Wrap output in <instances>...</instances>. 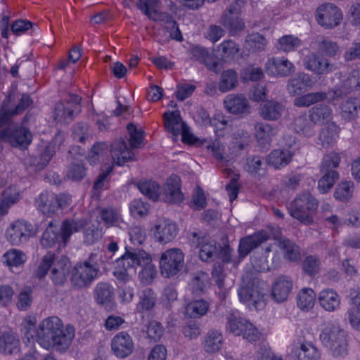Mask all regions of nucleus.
Here are the masks:
<instances>
[{"mask_svg": "<svg viewBox=\"0 0 360 360\" xmlns=\"http://www.w3.org/2000/svg\"><path fill=\"white\" fill-rule=\"evenodd\" d=\"M99 257L91 253L88 258L77 262L71 271L70 282L73 288H89L98 278L100 273Z\"/></svg>", "mask_w": 360, "mask_h": 360, "instance_id": "1", "label": "nucleus"}, {"mask_svg": "<svg viewBox=\"0 0 360 360\" xmlns=\"http://www.w3.org/2000/svg\"><path fill=\"white\" fill-rule=\"evenodd\" d=\"M127 131L130 136V148L122 139L116 140L111 145V155L117 165H123L126 162L134 160L135 154L131 149L140 148L143 143V133L134 124H128Z\"/></svg>", "mask_w": 360, "mask_h": 360, "instance_id": "2", "label": "nucleus"}, {"mask_svg": "<svg viewBox=\"0 0 360 360\" xmlns=\"http://www.w3.org/2000/svg\"><path fill=\"white\" fill-rule=\"evenodd\" d=\"M322 344L328 347L333 356H345L347 354V341L346 332L339 326L328 323L322 330L320 336Z\"/></svg>", "mask_w": 360, "mask_h": 360, "instance_id": "3", "label": "nucleus"}, {"mask_svg": "<svg viewBox=\"0 0 360 360\" xmlns=\"http://www.w3.org/2000/svg\"><path fill=\"white\" fill-rule=\"evenodd\" d=\"M318 207V201L309 192L298 195L288 205L290 214L305 224L313 222L312 213Z\"/></svg>", "mask_w": 360, "mask_h": 360, "instance_id": "4", "label": "nucleus"}, {"mask_svg": "<svg viewBox=\"0 0 360 360\" xmlns=\"http://www.w3.org/2000/svg\"><path fill=\"white\" fill-rule=\"evenodd\" d=\"M62 321L57 316L45 319L36 331V341L44 348H51L52 342L62 328Z\"/></svg>", "mask_w": 360, "mask_h": 360, "instance_id": "5", "label": "nucleus"}, {"mask_svg": "<svg viewBox=\"0 0 360 360\" xmlns=\"http://www.w3.org/2000/svg\"><path fill=\"white\" fill-rule=\"evenodd\" d=\"M81 98L75 94H68L66 97L56 104L54 120L58 122H72L80 111Z\"/></svg>", "mask_w": 360, "mask_h": 360, "instance_id": "6", "label": "nucleus"}, {"mask_svg": "<svg viewBox=\"0 0 360 360\" xmlns=\"http://www.w3.org/2000/svg\"><path fill=\"white\" fill-rule=\"evenodd\" d=\"M342 18L341 10L330 2L319 5L315 11V19L317 23L325 29L336 27L340 24Z\"/></svg>", "mask_w": 360, "mask_h": 360, "instance_id": "7", "label": "nucleus"}, {"mask_svg": "<svg viewBox=\"0 0 360 360\" xmlns=\"http://www.w3.org/2000/svg\"><path fill=\"white\" fill-rule=\"evenodd\" d=\"M245 2V0H234L221 17V24L233 35L245 28V22L240 17V7Z\"/></svg>", "mask_w": 360, "mask_h": 360, "instance_id": "8", "label": "nucleus"}, {"mask_svg": "<svg viewBox=\"0 0 360 360\" xmlns=\"http://www.w3.org/2000/svg\"><path fill=\"white\" fill-rule=\"evenodd\" d=\"M0 140L9 143L12 146L25 149L31 143L32 134L26 127L9 126L0 131Z\"/></svg>", "mask_w": 360, "mask_h": 360, "instance_id": "9", "label": "nucleus"}, {"mask_svg": "<svg viewBox=\"0 0 360 360\" xmlns=\"http://www.w3.org/2000/svg\"><path fill=\"white\" fill-rule=\"evenodd\" d=\"M33 234L34 228L31 224L24 220H17L7 229L6 236L13 245H19L27 242Z\"/></svg>", "mask_w": 360, "mask_h": 360, "instance_id": "10", "label": "nucleus"}, {"mask_svg": "<svg viewBox=\"0 0 360 360\" xmlns=\"http://www.w3.org/2000/svg\"><path fill=\"white\" fill-rule=\"evenodd\" d=\"M167 107L169 109L162 115L165 130L167 136L176 142L180 135V111L177 103L174 101H171Z\"/></svg>", "mask_w": 360, "mask_h": 360, "instance_id": "11", "label": "nucleus"}, {"mask_svg": "<svg viewBox=\"0 0 360 360\" xmlns=\"http://www.w3.org/2000/svg\"><path fill=\"white\" fill-rule=\"evenodd\" d=\"M161 274L170 278L178 274L180 267V253L177 248L167 250L161 256L160 261Z\"/></svg>", "mask_w": 360, "mask_h": 360, "instance_id": "12", "label": "nucleus"}, {"mask_svg": "<svg viewBox=\"0 0 360 360\" xmlns=\"http://www.w3.org/2000/svg\"><path fill=\"white\" fill-rule=\"evenodd\" d=\"M270 238L269 233L262 230L240 240L238 245L239 258H245L252 250L259 247Z\"/></svg>", "mask_w": 360, "mask_h": 360, "instance_id": "13", "label": "nucleus"}, {"mask_svg": "<svg viewBox=\"0 0 360 360\" xmlns=\"http://www.w3.org/2000/svg\"><path fill=\"white\" fill-rule=\"evenodd\" d=\"M292 280L288 276H280L276 278L271 285V297L276 302L287 300L292 290Z\"/></svg>", "mask_w": 360, "mask_h": 360, "instance_id": "14", "label": "nucleus"}, {"mask_svg": "<svg viewBox=\"0 0 360 360\" xmlns=\"http://www.w3.org/2000/svg\"><path fill=\"white\" fill-rule=\"evenodd\" d=\"M238 296L241 302L249 307L259 310L265 306L264 295L253 285H247L238 290Z\"/></svg>", "mask_w": 360, "mask_h": 360, "instance_id": "15", "label": "nucleus"}, {"mask_svg": "<svg viewBox=\"0 0 360 360\" xmlns=\"http://www.w3.org/2000/svg\"><path fill=\"white\" fill-rule=\"evenodd\" d=\"M178 228L169 219H159L154 226V236L158 241L167 243L176 236Z\"/></svg>", "mask_w": 360, "mask_h": 360, "instance_id": "16", "label": "nucleus"}, {"mask_svg": "<svg viewBox=\"0 0 360 360\" xmlns=\"http://www.w3.org/2000/svg\"><path fill=\"white\" fill-rule=\"evenodd\" d=\"M71 264L64 255L55 257L51 269V278L55 285H63L70 272Z\"/></svg>", "mask_w": 360, "mask_h": 360, "instance_id": "17", "label": "nucleus"}, {"mask_svg": "<svg viewBox=\"0 0 360 360\" xmlns=\"http://www.w3.org/2000/svg\"><path fill=\"white\" fill-rule=\"evenodd\" d=\"M111 347L117 357L124 358L132 353L134 345L132 338L128 333L120 332L112 338Z\"/></svg>", "mask_w": 360, "mask_h": 360, "instance_id": "18", "label": "nucleus"}, {"mask_svg": "<svg viewBox=\"0 0 360 360\" xmlns=\"http://www.w3.org/2000/svg\"><path fill=\"white\" fill-rule=\"evenodd\" d=\"M266 70L272 75L285 77L295 71V66L287 59L272 58L266 63Z\"/></svg>", "mask_w": 360, "mask_h": 360, "instance_id": "19", "label": "nucleus"}, {"mask_svg": "<svg viewBox=\"0 0 360 360\" xmlns=\"http://www.w3.org/2000/svg\"><path fill=\"white\" fill-rule=\"evenodd\" d=\"M304 66L307 69L319 75L328 74L336 69L335 64L330 63L328 59L315 54L306 58Z\"/></svg>", "mask_w": 360, "mask_h": 360, "instance_id": "20", "label": "nucleus"}, {"mask_svg": "<svg viewBox=\"0 0 360 360\" xmlns=\"http://www.w3.org/2000/svg\"><path fill=\"white\" fill-rule=\"evenodd\" d=\"M75 335V330L73 326L68 324L65 326L62 324L57 336L52 342V347L60 352L66 351L70 346Z\"/></svg>", "mask_w": 360, "mask_h": 360, "instance_id": "21", "label": "nucleus"}, {"mask_svg": "<svg viewBox=\"0 0 360 360\" xmlns=\"http://www.w3.org/2000/svg\"><path fill=\"white\" fill-rule=\"evenodd\" d=\"M146 261H148L147 253L143 250H138L134 252L127 251L116 262L117 267H122L128 271L130 268L140 266V264H146Z\"/></svg>", "mask_w": 360, "mask_h": 360, "instance_id": "22", "label": "nucleus"}, {"mask_svg": "<svg viewBox=\"0 0 360 360\" xmlns=\"http://www.w3.org/2000/svg\"><path fill=\"white\" fill-rule=\"evenodd\" d=\"M294 153L290 150H273L266 158L267 164L278 169L287 166L292 160Z\"/></svg>", "mask_w": 360, "mask_h": 360, "instance_id": "23", "label": "nucleus"}, {"mask_svg": "<svg viewBox=\"0 0 360 360\" xmlns=\"http://www.w3.org/2000/svg\"><path fill=\"white\" fill-rule=\"evenodd\" d=\"M224 105L228 112L235 115L246 113L249 110L248 101L242 95H228L224 101Z\"/></svg>", "mask_w": 360, "mask_h": 360, "instance_id": "24", "label": "nucleus"}, {"mask_svg": "<svg viewBox=\"0 0 360 360\" xmlns=\"http://www.w3.org/2000/svg\"><path fill=\"white\" fill-rule=\"evenodd\" d=\"M311 85L310 76L304 72H300L288 80L287 89L292 96L300 95L305 92Z\"/></svg>", "mask_w": 360, "mask_h": 360, "instance_id": "25", "label": "nucleus"}, {"mask_svg": "<svg viewBox=\"0 0 360 360\" xmlns=\"http://www.w3.org/2000/svg\"><path fill=\"white\" fill-rule=\"evenodd\" d=\"M318 301L320 306L327 311H334L340 305V297L332 289H324L319 292Z\"/></svg>", "mask_w": 360, "mask_h": 360, "instance_id": "26", "label": "nucleus"}, {"mask_svg": "<svg viewBox=\"0 0 360 360\" xmlns=\"http://www.w3.org/2000/svg\"><path fill=\"white\" fill-rule=\"evenodd\" d=\"M180 198V178L177 174H172L167 180L163 193V199L168 203H178Z\"/></svg>", "mask_w": 360, "mask_h": 360, "instance_id": "27", "label": "nucleus"}, {"mask_svg": "<svg viewBox=\"0 0 360 360\" xmlns=\"http://www.w3.org/2000/svg\"><path fill=\"white\" fill-rule=\"evenodd\" d=\"M20 352V340L18 336L11 332L5 331L0 333V353L13 354Z\"/></svg>", "mask_w": 360, "mask_h": 360, "instance_id": "28", "label": "nucleus"}, {"mask_svg": "<svg viewBox=\"0 0 360 360\" xmlns=\"http://www.w3.org/2000/svg\"><path fill=\"white\" fill-rule=\"evenodd\" d=\"M87 224L85 219H65L60 227V237L64 243H66L72 234L78 232Z\"/></svg>", "mask_w": 360, "mask_h": 360, "instance_id": "29", "label": "nucleus"}, {"mask_svg": "<svg viewBox=\"0 0 360 360\" xmlns=\"http://www.w3.org/2000/svg\"><path fill=\"white\" fill-rule=\"evenodd\" d=\"M278 245L283 252L284 258L289 262H297L300 259V250L297 245L285 237H276Z\"/></svg>", "mask_w": 360, "mask_h": 360, "instance_id": "30", "label": "nucleus"}, {"mask_svg": "<svg viewBox=\"0 0 360 360\" xmlns=\"http://www.w3.org/2000/svg\"><path fill=\"white\" fill-rule=\"evenodd\" d=\"M38 209L44 214L51 215L58 211L56 195L42 193L36 200Z\"/></svg>", "mask_w": 360, "mask_h": 360, "instance_id": "31", "label": "nucleus"}, {"mask_svg": "<svg viewBox=\"0 0 360 360\" xmlns=\"http://www.w3.org/2000/svg\"><path fill=\"white\" fill-rule=\"evenodd\" d=\"M283 105L277 101H268L262 103L259 107V115L266 120H276L282 115Z\"/></svg>", "mask_w": 360, "mask_h": 360, "instance_id": "32", "label": "nucleus"}, {"mask_svg": "<svg viewBox=\"0 0 360 360\" xmlns=\"http://www.w3.org/2000/svg\"><path fill=\"white\" fill-rule=\"evenodd\" d=\"M157 300V295L151 288L144 289L139 295V301L136 306L137 311L144 313L152 311L156 305Z\"/></svg>", "mask_w": 360, "mask_h": 360, "instance_id": "33", "label": "nucleus"}, {"mask_svg": "<svg viewBox=\"0 0 360 360\" xmlns=\"http://www.w3.org/2000/svg\"><path fill=\"white\" fill-rule=\"evenodd\" d=\"M209 307V303L204 300H195L186 306L184 315L186 318L195 320L205 315Z\"/></svg>", "mask_w": 360, "mask_h": 360, "instance_id": "34", "label": "nucleus"}, {"mask_svg": "<svg viewBox=\"0 0 360 360\" xmlns=\"http://www.w3.org/2000/svg\"><path fill=\"white\" fill-rule=\"evenodd\" d=\"M254 129L255 137L262 145H269L272 137L276 134L275 129L267 123L257 122Z\"/></svg>", "mask_w": 360, "mask_h": 360, "instance_id": "35", "label": "nucleus"}, {"mask_svg": "<svg viewBox=\"0 0 360 360\" xmlns=\"http://www.w3.org/2000/svg\"><path fill=\"white\" fill-rule=\"evenodd\" d=\"M238 83V73L232 69L224 70L219 78L218 89L225 93L235 89Z\"/></svg>", "mask_w": 360, "mask_h": 360, "instance_id": "36", "label": "nucleus"}, {"mask_svg": "<svg viewBox=\"0 0 360 360\" xmlns=\"http://www.w3.org/2000/svg\"><path fill=\"white\" fill-rule=\"evenodd\" d=\"M20 200V193L15 186H9L6 188L3 193L2 198L0 202V213L2 215L7 214L8 209L17 203Z\"/></svg>", "mask_w": 360, "mask_h": 360, "instance_id": "37", "label": "nucleus"}, {"mask_svg": "<svg viewBox=\"0 0 360 360\" xmlns=\"http://www.w3.org/2000/svg\"><path fill=\"white\" fill-rule=\"evenodd\" d=\"M223 344V336L220 331L211 329L210 330L204 341V349L207 353L217 352Z\"/></svg>", "mask_w": 360, "mask_h": 360, "instance_id": "38", "label": "nucleus"}, {"mask_svg": "<svg viewBox=\"0 0 360 360\" xmlns=\"http://www.w3.org/2000/svg\"><path fill=\"white\" fill-rule=\"evenodd\" d=\"M292 126L297 134L304 136L310 137L314 134L315 124L311 118L308 120L306 115L295 118Z\"/></svg>", "mask_w": 360, "mask_h": 360, "instance_id": "39", "label": "nucleus"}, {"mask_svg": "<svg viewBox=\"0 0 360 360\" xmlns=\"http://www.w3.org/2000/svg\"><path fill=\"white\" fill-rule=\"evenodd\" d=\"M316 294L311 288H304L297 295V307L302 311H309L315 304Z\"/></svg>", "mask_w": 360, "mask_h": 360, "instance_id": "40", "label": "nucleus"}, {"mask_svg": "<svg viewBox=\"0 0 360 360\" xmlns=\"http://www.w3.org/2000/svg\"><path fill=\"white\" fill-rule=\"evenodd\" d=\"M298 360H319L320 353L317 348L309 342H303L295 350Z\"/></svg>", "mask_w": 360, "mask_h": 360, "instance_id": "41", "label": "nucleus"}, {"mask_svg": "<svg viewBox=\"0 0 360 360\" xmlns=\"http://www.w3.org/2000/svg\"><path fill=\"white\" fill-rule=\"evenodd\" d=\"M72 136L74 140L82 143L92 140V135L89 126L85 122H77L72 127Z\"/></svg>", "mask_w": 360, "mask_h": 360, "instance_id": "42", "label": "nucleus"}, {"mask_svg": "<svg viewBox=\"0 0 360 360\" xmlns=\"http://www.w3.org/2000/svg\"><path fill=\"white\" fill-rule=\"evenodd\" d=\"M322 176L318 181V189L321 193L329 192L335 182L338 180L340 175L338 172H321Z\"/></svg>", "mask_w": 360, "mask_h": 360, "instance_id": "43", "label": "nucleus"}, {"mask_svg": "<svg viewBox=\"0 0 360 360\" xmlns=\"http://www.w3.org/2000/svg\"><path fill=\"white\" fill-rule=\"evenodd\" d=\"M354 191V184L352 181H342L336 186L334 197L335 199L345 202L349 200L353 195Z\"/></svg>", "mask_w": 360, "mask_h": 360, "instance_id": "44", "label": "nucleus"}, {"mask_svg": "<svg viewBox=\"0 0 360 360\" xmlns=\"http://www.w3.org/2000/svg\"><path fill=\"white\" fill-rule=\"evenodd\" d=\"M199 248V257L203 262H210L218 256V248L214 240H205Z\"/></svg>", "mask_w": 360, "mask_h": 360, "instance_id": "45", "label": "nucleus"}, {"mask_svg": "<svg viewBox=\"0 0 360 360\" xmlns=\"http://www.w3.org/2000/svg\"><path fill=\"white\" fill-rule=\"evenodd\" d=\"M226 328L235 335H240L245 329L248 324L250 323L246 319H243L234 314H230L226 318Z\"/></svg>", "mask_w": 360, "mask_h": 360, "instance_id": "46", "label": "nucleus"}, {"mask_svg": "<svg viewBox=\"0 0 360 360\" xmlns=\"http://www.w3.org/2000/svg\"><path fill=\"white\" fill-rule=\"evenodd\" d=\"M94 297L98 304H105L110 302L112 297V290L107 283H98L94 290Z\"/></svg>", "mask_w": 360, "mask_h": 360, "instance_id": "47", "label": "nucleus"}, {"mask_svg": "<svg viewBox=\"0 0 360 360\" xmlns=\"http://www.w3.org/2000/svg\"><path fill=\"white\" fill-rule=\"evenodd\" d=\"M327 95L324 92H313L295 98L294 104L298 107H309L316 103L324 101Z\"/></svg>", "mask_w": 360, "mask_h": 360, "instance_id": "48", "label": "nucleus"}, {"mask_svg": "<svg viewBox=\"0 0 360 360\" xmlns=\"http://www.w3.org/2000/svg\"><path fill=\"white\" fill-rule=\"evenodd\" d=\"M208 278V274L204 271H200L193 274L190 283L193 293L197 295L204 293Z\"/></svg>", "mask_w": 360, "mask_h": 360, "instance_id": "49", "label": "nucleus"}, {"mask_svg": "<svg viewBox=\"0 0 360 360\" xmlns=\"http://www.w3.org/2000/svg\"><path fill=\"white\" fill-rule=\"evenodd\" d=\"M338 128L336 125L331 124L323 127L319 134V140L324 147L333 144L338 137Z\"/></svg>", "mask_w": 360, "mask_h": 360, "instance_id": "50", "label": "nucleus"}, {"mask_svg": "<svg viewBox=\"0 0 360 360\" xmlns=\"http://www.w3.org/2000/svg\"><path fill=\"white\" fill-rule=\"evenodd\" d=\"M139 191L149 199L156 201L160 196V186L151 180H147L138 184Z\"/></svg>", "mask_w": 360, "mask_h": 360, "instance_id": "51", "label": "nucleus"}, {"mask_svg": "<svg viewBox=\"0 0 360 360\" xmlns=\"http://www.w3.org/2000/svg\"><path fill=\"white\" fill-rule=\"evenodd\" d=\"M266 44V39L259 33L248 34L245 39V47L252 52L264 50Z\"/></svg>", "mask_w": 360, "mask_h": 360, "instance_id": "52", "label": "nucleus"}, {"mask_svg": "<svg viewBox=\"0 0 360 360\" xmlns=\"http://www.w3.org/2000/svg\"><path fill=\"white\" fill-rule=\"evenodd\" d=\"M4 258L6 264L10 267L20 266L27 260L26 255L22 251L17 249H11L6 252Z\"/></svg>", "mask_w": 360, "mask_h": 360, "instance_id": "53", "label": "nucleus"}, {"mask_svg": "<svg viewBox=\"0 0 360 360\" xmlns=\"http://www.w3.org/2000/svg\"><path fill=\"white\" fill-rule=\"evenodd\" d=\"M212 276L219 289L218 292L220 298L224 299L226 297V290L224 288V280L226 275L224 273L223 266L220 264H214L212 271Z\"/></svg>", "mask_w": 360, "mask_h": 360, "instance_id": "54", "label": "nucleus"}, {"mask_svg": "<svg viewBox=\"0 0 360 360\" xmlns=\"http://www.w3.org/2000/svg\"><path fill=\"white\" fill-rule=\"evenodd\" d=\"M360 110V102L357 99H348L341 105L342 116L347 120H352Z\"/></svg>", "mask_w": 360, "mask_h": 360, "instance_id": "55", "label": "nucleus"}, {"mask_svg": "<svg viewBox=\"0 0 360 360\" xmlns=\"http://www.w3.org/2000/svg\"><path fill=\"white\" fill-rule=\"evenodd\" d=\"M340 156L339 153L331 152L325 155L320 165V172H337L336 168L339 167Z\"/></svg>", "mask_w": 360, "mask_h": 360, "instance_id": "56", "label": "nucleus"}, {"mask_svg": "<svg viewBox=\"0 0 360 360\" xmlns=\"http://www.w3.org/2000/svg\"><path fill=\"white\" fill-rule=\"evenodd\" d=\"M181 142L189 146H200L205 141L200 140L193 132L191 128L181 120Z\"/></svg>", "mask_w": 360, "mask_h": 360, "instance_id": "57", "label": "nucleus"}, {"mask_svg": "<svg viewBox=\"0 0 360 360\" xmlns=\"http://www.w3.org/2000/svg\"><path fill=\"white\" fill-rule=\"evenodd\" d=\"M181 331L185 338L188 340L197 339L201 333V329L198 323L193 319L185 320Z\"/></svg>", "mask_w": 360, "mask_h": 360, "instance_id": "58", "label": "nucleus"}, {"mask_svg": "<svg viewBox=\"0 0 360 360\" xmlns=\"http://www.w3.org/2000/svg\"><path fill=\"white\" fill-rule=\"evenodd\" d=\"M147 259L148 261L145 262L146 264H140L139 266L143 267L139 276L141 282L144 284L151 283L157 274L155 266L151 263V258L148 254H147Z\"/></svg>", "mask_w": 360, "mask_h": 360, "instance_id": "59", "label": "nucleus"}, {"mask_svg": "<svg viewBox=\"0 0 360 360\" xmlns=\"http://www.w3.org/2000/svg\"><path fill=\"white\" fill-rule=\"evenodd\" d=\"M300 46V40L292 35L282 37L277 43V49L284 52L292 51Z\"/></svg>", "mask_w": 360, "mask_h": 360, "instance_id": "60", "label": "nucleus"}, {"mask_svg": "<svg viewBox=\"0 0 360 360\" xmlns=\"http://www.w3.org/2000/svg\"><path fill=\"white\" fill-rule=\"evenodd\" d=\"M103 236L102 229L99 228V224H91L84 231V240L87 245H92L101 239Z\"/></svg>", "mask_w": 360, "mask_h": 360, "instance_id": "61", "label": "nucleus"}, {"mask_svg": "<svg viewBox=\"0 0 360 360\" xmlns=\"http://www.w3.org/2000/svg\"><path fill=\"white\" fill-rule=\"evenodd\" d=\"M331 110L326 105H319L312 108L310 110V118L316 123L321 122L330 117Z\"/></svg>", "mask_w": 360, "mask_h": 360, "instance_id": "62", "label": "nucleus"}, {"mask_svg": "<svg viewBox=\"0 0 360 360\" xmlns=\"http://www.w3.org/2000/svg\"><path fill=\"white\" fill-rule=\"evenodd\" d=\"M86 170L82 162L73 163L69 166L66 176L72 181H79L86 176Z\"/></svg>", "mask_w": 360, "mask_h": 360, "instance_id": "63", "label": "nucleus"}, {"mask_svg": "<svg viewBox=\"0 0 360 360\" xmlns=\"http://www.w3.org/2000/svg\"><path fill=\"white\" fill-rule=\"evenodd\" d=\"M100 216L107 226H116L120 221L119 213L112 207L102 209L100 212Z\"/></svg>", "mask_w": 360, "mask_h": 360, "instance_id": "64", "label": "nucleus"}]
</instances>
